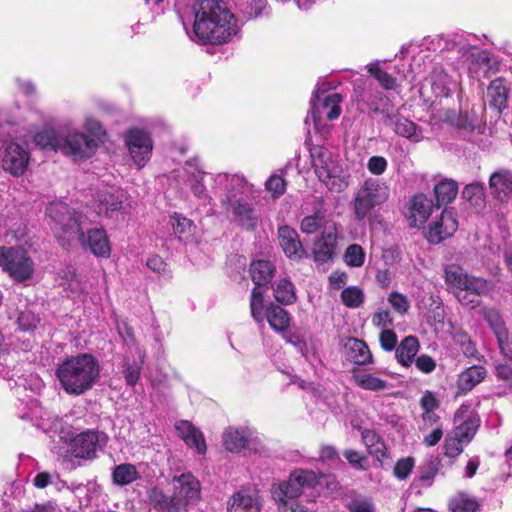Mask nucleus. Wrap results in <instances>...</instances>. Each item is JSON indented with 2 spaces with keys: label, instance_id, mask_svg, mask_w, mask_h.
<instances>
[{
  "label": "nucleus",
  "instance_id": "774afa93",
  "mask_svg": "<svg viewBox=\"0 0 512 512\" xmlns=\"http://www.w3.org/2000/svg\"><path fill=\"white\" fill-rule=\"evenodd\" d=\"M387 160L383 156H372L367 162V169L373 175H382L387 169Z\"/></svg>",
  "mask_w": 512,
  "mask_h": 512
},
{
  "label": "nucleus",
  "instance_id": "3c124183",
  "mask_svg": "<svg viewBox=\"0 0 512 512\" xmlns=\"http://www.w3.org/2000/svg\"><path fill=\"white\" fill-rule=\"evenodd\" d=\"M345 262L351 267H361L364 264L365 253L363 248L358 244H351L346 249Z\"/></svg>",
  "mask_w": 512,
  "mask_h": 512
},
{
  "label": "nucleus",
  "instance_id": "39448f33",
  "mask_svg": "<svg viewBox=\"0 0 512 512\" xmlns=\"http://www.w3.org/2000/svg\"><path fill=\"white\" fill-rule=\"evenodd\" d=\"M444 280L448 291L453 293L464 306L475 308L480 304V297L491 290L487 279L468 274L457 264H449L444 268Z\"/></svg>",
  "mask_w": 512,
  "mask_h": 512
},
{
  "label": "nucleus",
  "instance_id": "c85d7f7f",
  "mask_svg": "<svg viewBox=\"0 0 512 512\" xmlns=\"http://www.w3.org/2000/svg\"><path fill=\"white\" fill-rule=\"evenodd\" d=\"M275 266L268 260H255L250 264L249 273L255 286H265L274 277Z\"/></svg>",
  "mask_w": 512,
  "mask_h": 512
},
{
  "label": "nucleus",
  "instance_id": "ea45409f",
  "mask_svg": "<svg viewBox=\"0 0 512 512\" xmlns=\"http://www.w3.org/2000/svg\"><path fill=\"white\" fill-rule=\"evenodd\" d=\"M462 197L476 208H483L486 203V192L483 183H471L464 187Z\"/></svg>",
  "mask_w": 512,
  "mask_h": 512
},
{
  "label": "nucleus",
  "instance_id": "b1692460",
  "mask_svg": "<svg viewBox=\"0 0 512 512\" xmlns=\"http://www.w3.org/2000/svg\"><path fill=\"white\" fill-rule=\"evenodd\" d=\"M232 213L235 221L247 231L255 230L260 221L254 208L247 202L235 201L232 204Z\"/></svg>",
  "mask_w": 512,
  "mask_h": 512
},
{
  "label": "nucleus",
  "instance_id": "6e6552de",
  "mask_svg": "<svg viewBox=\"0 0 512 512\" xmlns=\"http://www.w3.org/2000/svg\"><path fill=\"white\" fill-rule=\"evenodd\" d=\"M0 267L15 282L30 280L35 271V264L28 252L21 247H0Z\"/></svg>",
  "mask_w": 512,
  "mask_h": 512
},
{
  "label": "nucleus",
  "instance_id": "bb28decb",
  "mask_svg": "<svg viewBox=\"0 0 512 512\" xmlns=\"http://www.w3.org/2000/svg\"><path fill=\"white\" fill-rule=\"evenodd\" d=\"M265 317L270 327L276 332H285L290 326V314L278 304L270 303L266 307Z\"/></svg>",
  "mask_w": 512,
  "mask_h": 512
},
{
  "label": "nucleus",
  "instance_id": "a878e982",
  "mask_svg": "<svg viewBox=\"0 0 512 512\" xmlns=\"http://www.w3.org/2000/svg\"><path fill=\"white\" fill-rule=\"evenodd\" d=\"M237 12L246 20H255L266 15L270 8L267 0H234Z\"/></svg>",
  "mask_w": 512,
  "mask_h": 512
},
{
  "label": "nucleus",
  "instance_id": "72a5a7b5",
  "mask_svg": "<svg viewBox=\"0 0 512 512\" xmlns=\"http://www.w3.org/2000/svg\"><path fill=\"white\" fill-rule=\"evenodd\" d=\"M458 183L452 179H444L434 186V196L436 206L440 208L443 205L452 203L458 194Z\"/></svg>",
  "mask_w": 512,
  "mask_h": 512
},
{
  "label": "nucleus",
  "instance_id": "473e14b6",
  "mask_svg": "<svg viewBox=\"0 0 512 512\" xmlns=\"http://www.w3.org/2000/svg\"><path fill=\"white\" fill-rule=\"evenodd\" d=\"M329 156V151L323 147H315L311 150L312 165L322 182H326L332 176Z\"/></svg>",
  "mask_w": 512,
  "mask_h": 512
},
{
  "label": "nucleus",
  "instance_id": "4c0bfd02",
  "mask_svg": "<svg viewBox=\"0 0 512 512\" xmlns=\"http://www.w3.org/2000/svg\"><path fill=\"white\" fill-rule=\"evenodd\" d=\"M170 223L174 234L180 241L188 240L194 235V222L179 213L170 216Z\"/></svg>",
  "mask_w": 512,
  "mask_h": 512
},
{
  "label": "nucleus",
  "instance_id": "bf43d9fd",
  "mask_svg": "<svg viewBox=\"0 0 512 512\" xmlns=\"http://www.w3.org/2000/svg\"><path fill=\"white\" fill-rule=\"evenodd\" d=\"M21 330L30 331L37 327L39 318L30 310L21 311L17 318Z\"/></svg>",
  "mask_w": 512,
  "mask_h": 512
},
{
  "label": "nucleus",
  "instance_id": "f704fd0d",
  "mask_svg": "<svg viewBox=\"0 0 512 512\" xmlns=\"http://www.w3.org/2000/svg\"><path fill=\"white\" fill-rule=\"evenodd\" d=\"M352 379L363 390L378 392L388 387L387 381L372 374L362 372L358 368L352 369Z\"/></svg>",
  "mask_w": 512,
  "mask_h": 512
},
{
  "label": "nucleus",
  "instance_id": "4468645a",
  "mask_svg": "<svg viewBox=\"0 0 512 512\" xmlns=\"http://www.w3.org/2000/svg\"><path fill=\"white\" fill-rule=\"evenodd\" d=\"M383 123L392 127L394 133L414 143L421 141L420 128L413 121L397 112L382 111Z\"/></svg>",
  "mask_w": 512,
  "mask_h": 512
},
{
  "label": "nucleus",
  "instance_id": "cd10ccee",
  "mask_svg": "<svg viewBox=\"0 0 512 512\" xmlns=\"http://www.w3.org/2000/svg\"><path fill=\"white\" fill-rule=\"evenodd\" d=\"M348 359L358 366L373 362V356L365 341L357 338H349L347 343Z\"/></svg>",
  "mask_w": 512,
  "mask_h": 512
},
{
  "label": "nucleus",
  "instance_id": "603ef678",
  "mask_svg": "<svg viewBox=\"0 0 512 512\" xmlns=\"http://www.w3.org/2000/svg\"><path fill=\"white\" fill-rule=\"evenodd\" d=\"M286 186L285 179L278 174L271 175L265 182V188L271 193L273 198L282 196L286 191Z\"/></svg>",
  "mask_w": 512,
  "mask_h": 512
},
{
  "label": "nucleus",
  "instance_id": "393cba45",
  "mask_svg": "<svg viewBox=\"0 0 512 512\" xmlns=\"http://www.w3.org/2000/svg\"><path fill=\"white\" fill-rule=\"evenodd\" d=\"M509 89L501 77L492 80L487 88L489 106L501 113L508 106Z\"/></svg>",
  "mask_w": 512,
  "mask_h": 512
},
{
  "label": "nucleus",
  "instance_id": "09e8293b",
  "mask_svg": "<svg viewBox=\"0 0 512 512\" xmlns=\"http://www.w3.org/2000/svg\"><path fill=\"white\" fill-rule=\"evenodd\" d=\"M454 341L460 346L463 354L468 358H477L478 350L476 344L471 340L466 332H457L454 335Z\"/></svg>",
  "mask_w": 512,
  "mask_h": 512
},
{
  "label": "nucleus",
  "instance_id": "0eeeda50",
  "mask_svg": "<svg viewBox=\"0 0 512 512\" xmlns=\"http://www.w3.org/2000/svg\"><path fill=\"white\" fill-rule=\"evenodd\" d=\"M389 186L377 178H368L358 189L353 200V210L357 220L365 219L378 205L389 198Z\"/></svg>",
  "mask_w": 512,
  "mask_h": 512
},
{
  "label": "nucleus",
  "instance_id": "c03bdc74",
  "mask_svg": "<svg viewBox=\"0 0 512 512\" xmlns=\"http://www.w3.org/2000/svg\"><path fill=\"white\" fill-rule=\"evenodd\" d=\"M443 120L458 129L473 131L475 127L467 113H461L454 109H447L443 114Z\"/></svg>",
  "mask_w": 512,
  "mask_h": 512
},
{
  "label": "nucleus",
  "instance_id": "aec40b11",
  "mask_svg": "<svg viewBox=\"0 0 512 512\" xmlns=\"http://www.w3.org/2000/svg\"><path fill=\"white\" fill-rule=\"evenodd\" d=\"M432 200L424 194H416L410 200L407 221L410 227H422L432 213Z\"/></svg>",
  "mask_w": 512,
  "mask_h": 512
},
{
  "label": "nucleus",
  "instance_id": "f3484780",
  "mask_svg": "<svg viewBox=\"0 0 512 512\" xmlns=\"http://www.w3.org/2000/svg\"><path fill=\"white\" fill-rule=\"evenodd\" d=\"M279 244L287 258L299 261L307 256L297 231L287 225L278 228Z\"/></svg>",
  "mask_w": 512,
  "mask_h": 512
},
{
  "label": "nucleus",
  "instance_id": "dca6fc26",
  "mask_svg": "<svg viewBox=\"0 0 512 512\" xmlns=\"http://www.w3.org/2000/svg\"><path fill=\"white\" fill-rule=\"evenodd\" d=\"M343 97L340 93H332L327 95L320 106H317L313 101L312 108L308 119H311L314 127L318 129L322 124V114L325 113V116L328 120L332 121L338 119L341 114V106Z\"/></svg>",
  "mask_w": 512,
  "mask_h": 512
},
{
  "label": "nucleus",
  "instance_id": "052dcab7",
  "mask_svg": "<svg viewBox=\"0 0 512 512\" xmlns=\"http://www.w3.org/2000/svg\"><path fill=\"white\" fill-rule=\"evenodd\" d=\"M500 354L512 362V338L509 330L496 337Z\"/></svg>",
  "mask_w": 512,
  "mask_h": 512
},
{
  "label": "nucleus",
  "instance_id": "423d86ee",
  "mask_svg": "<svg viewBox=\"0 0 512 512\" xmlns=\"http://www.w3.org/2000/svg\"><path fill=\"white\" fill-rule=\"evenodd\" d=\"M319 484L318 475L311 470L294 469L288 480L273 486L272 495L281 512H306L296 499L306 490Z\"/></svg>",
  "mask_w": 512,
  "mask_h": 512
},
{
  "label": "nucleus",
  "instance_id": "ddd939ff",
  "mask_svg": "<svg viewBox=\"0 0 512 512\" xmlns=\"http://www.w3.org/2000/svg\"><path fill=\"white\" fill-rule=\"evenodd\" d=\"M173 481L177 483L174 486L173 494L182 502L184 509L190 504H194L200 500L201 486L199 480L191 473H183L174 476Z\"/></svg>",
  "mask_w": 512,
  "mask_h": 512
},
{
  "label": "nucleus",
  "instance_id": "c9c22d12",
  "mask_svg": "<svg viewBox=\"0 0 512 512\" xmlns=\"http://www.w3.org/2000/svg\"><path fill=\"white\" fill-rule=\"evenodd\" d=\"M450 512H479V502L468 494L459 492L452 496L448 502Z\"/></svg>",
  "mask_w": 512,
  "mask_h": 512
},
{
  "label": "nucleus",
  "instance_id": "13d9d810",
  "mask_svg": "<svg viewBox=\"0 0 512 512\" xmlns=\"http://www.w3.org/2000/svg\"><path fill=\"white\" fill-rule=\"evenodd\" d=\"M383 100V94L380 91L369 92V93H361L358 95V101L366 102L367 106L374 113H381L385 111L384 109H380L379 101Z\"/></svg>",
  "mask_w": 512,
  "mask_h": 512
},
{
  "label": "nucleus",
  "instance_id": "6ab92c4d",
  "mask_svg": "<svg viewBox=\"0 0 512 512\" xmlns=\"http://www.w3.org/2000/svg\"><path fill=\"white\" fill-rule=\"evenodd\" d=\"M175 430L185 444L196 450L198 454H205L207 445L201 430L188 420H180L175 423Z\"/></svg>",
  "mask_w": 512,
  "mask_h": 512
},
{
  "label": "nucleus",
  "instance_id": "7ed1b4c3",
  "mask_svg": "<svg viewBox=\"0 0 512 512\" xmlns=\"http://www.w3.org/2000/svg\"><path fill=\"white\" fill-rule=\"evenodd\" d=\"M33 141L36 147L59 152L73 162L90 159L98 149L96 139L68 123L44 127L34 134Z\"/></svg>",
  "mask_w": 512,
  "mask_h": 512
},
{
  "label": "nucleus",
  "instance_id": "6e6d98bb",
  "mask_svg": "<svg viewBox=\"0 0 512 512\" xmlns=\"http://www.w3.org/2000/svg\"><path fill=\"white\" fill-rule=\"evenodd\" d=\"M414 465L413 457L401 458L396 462L393 474L397 479L404 480L411 474Z\"/></svg>",
  "mask_w": 512,
  "mask_h": 512
},
{
  "label": "nucleus",
  "instance_id": "412c9836",
  "mask_svg": "<svg viewBox=\"0 0 512 512\" xmlns=\"http://www.w3.org/2000/svg\"><path fill=\"white\" fill-rule=\"evenodd\" d=\"M115 192L116 190L112 187L97 192L92 205L96 216L111 218L121 208L122 201L118 195H115Z\"/></svg>",
  "mask_w": 512,
  "mask_h": 512
},
{
  "label": "nucleus",
  "instance_id": "864d4df0",
  "mask_svg": "<svg viewBox=\"0 0 512 512\" xmlns=\"http://www.w3.org/2000/svg\"><path fill=\"white\" fill-rule=\"evenodd\" d=\"M388 302L395 312L405 315L410 308V302L406 295L393 291L388 295Z\"/></svg>",
  "mask_w": 512,
  "mask_h": 512
},
{
  "label": "nucleus",
  "instance_id": "8fccbe9b",
  "mask_svg": "<svg viewBox=\"0 0 512 512\" xmlns=\"http://www.w3.org/2000/svg\"><path fill=\"white\" fill-rule=\"evenodd\" d=\"M323 216L321 213L315 212L313 215L305 216L300 223V230L307 235L314 234L319 229H323Z\"/></svg>",
  "mask_w": 512,
  "mask_h": 512
},
{
  "label": "nucleus",
  "instance_id": "a211bd4d",
  "mask_svg": "<svg viewBox=\"0 0 512 512\" xmlns=\"http://www.w3.org/2000/svg\"><path fill=\"white\" fill-rule=\"evenodd\" d=\"M489 188L493 199L500 203H508L512 196V171L502 168L492 173Z\"/></svg>",
  "mask_w": 512,
  "mask_h": 512
},
{
  "label": "nucleus",
  "instance_id": "9d476101",
  "mask_svg": "<svg viewBox=\"0 0 512 512\" xmlns=\"http://www.w3.org/2000/svg\"><path fill=\"white\" fill-rule=\"evenodd\" d=\"M30 160L27 136L12 139L6 146L2 159L3 169L13 176L24 174Z\"/></svg>",
  "mask_w": 512,
  "mask_h": 512
},
{
  "label": "nucleus",
  "instance_id": "a19ab883",
  "mask_svg": "<svg viewBox=\"0 0 512 512\" xmlns=\"http://www.w3.org/2000/svg\"><path fill=\"white\" fill-rule=\"evenodd\" d=\"M480 314L487 322L495 337L501 335L508 330L506 323L499 310L492 307H484Z\"/></svg>",
  "mask_w": 512,
  "mask_h": 512
},
{
  "label": "nucleus",
  "instance_id": "4be33fe9",
  "mask_svg": "<svg viewBox=\"0 0 512 512\" xmlns=\"http://www.w3.org/2000/svg\"><path fill=\"white\" fill-rule=\"evenodd\" d=\"M487 376V369L481 365H473L466 368L458 375L457 395H466L478 384L484 381Z\"/></svg>",
  "mask_w": 512,
  "mask_h": 512
},
{
  "label": "nucleus",
  "instance_id": "20e7f679",
  "mask_svg": "<svg viewBox=\"0 0 512 512\" xmlns=\"http://www.w3.org/2000/svg\"><path fill=\"white\" fill-rule=\"evenodd\" d=\"M99 375V362L88 353L67 357L56 368V377L63 390L69 395L78 396L90 390Z\"/></svg>",
  "mask_w": 512,
  "mask_h": 512
},
{
  "label": "nucleus",
  "instance_id": "5fc2aeb1",
  "mask_svg": "<svg viewBox=\"0 0 512 512\" xmlns=\"http://www.w3.org/2000/svg\"><path fill=\"white\" fill-rule=\"evenodd\" d=\"M464 447L465 445L462 444V442H460L459 439H457L454 435L450 433L446 436L444 441V455L449 458H456L463 452Z\"/></svg>",
  "mask_w": 512,
  "mask_h": 512
},
{
  "label": "nucleus",
  "instance_id": "c756f323",
  "mask_svg": "<svg viewBox=\"0 0 512 512\" xmlns=\"http://www.w3.org/2000/svg\"><path fill=\"white\" fill-rule=\"evenodd\" d=\"M361 436L370 455L376 457L380 462L389 457L385 442L375 430L366 429L362 432Z\"/></svg>",
  "mask_w": 512,
  "mask_h": 512
},
{
  "label": "nucleus",
  "instance_id": "49530a36",
  "mask_svg": "<svg viewBox=\"0 0 512 512\" xmlns=\"http://www.w3.org/2000/svg\"><path fill=\"white\" fill-rule=\"evenodd\" d=\"M342 303L351 309L359 308L365 300L364 292L358 286H349L341 292Z\"/></svg>",
  "mask_w": 512,
  "mask_h": 512
},
{
  "label": "nucleus",
  "instance_id": "37998d69",
  "mask_svg": "<svg viewBox=\"0 0 512 512\" xmlns=\"http://www.w3.org/2000/svg\"><path fill=\"white\" fill-rule=\"evenodd\" d=\"M367 72L370 76L378 81L380 86L385 90H393L397 86V80L394 76L384 71L379 62L369 63L367 65Z\"/></svg>",
  "mask_w": 512,
  "mask_h": 512
},
{
  "label": "nucleus",
  "instance_id": "2eb2a0df",
  "mask_svg": "<svg viewBox=\"0 0 512 512\" xmlns=\"http://www.w3.org/2000/svg\"><path fill=\"white\" fill-rule=\"evenodd\" d=\"M458 229V221L455 213L450 210H443L439 220L435 221L428 229L426 238L431 244H439L451 237Z\"/></svg>",
  "mask_w": 512,
  "mask_h": 512
},
{
  "label": "nucleus",
  "instance_id": "338daca9",
  "mask_svg": "<svg viewBox=\"0 0 512 512\" xmlns=\"http://www.w3.org/2000/svg\"><path fill=\"white\" fill-rule=\"evenodd\" d=\"M83 127L87 131L86 134L89 135L90 137H93V139H96L97 141L104 134V130L101 123L95 118L87 117L84 120Z\"/></svg>",
  "mask_w": 512,
  "mask_h": 512
},
{
  "label": "nucleus",
  "instance_id": "a18cd8bd",
  "mask_svg": "<svg viewBox=\"0 0 512 512\" xmlns=\"http://www.w3.org/2000/svg\"><path fill=\"white\" fill-rule=\"evenodd\" d=\"M264 291L259 286H255L250 295V311L252 318L261 323L264 320Z\"/></svg>",
  "mask_w": 512,
  "mask_h": 512
},
{
  "label": "nucleus",
  "instance_id": "0e129e2a",
  "mask_svg": "<svg viewBox=\"0 0 512 512\" xmlns=\"http://www.w3.org/2000/svg\"><path fill=\"white\" fill-rule=\"evenodd\" d=\"M372 323L375 327L385 330L393 326V318L388 310H378L372 316Z\"/></svg>",
  "mask_w": 512,
  "mask_h": 512
},
{
  "label": "nucleus",
  "instance_id": "9b49d317",
  "mask_svg": "<svg viewBox=\"0 0 512 512\" xmlns=\"http://www.w3.org/2000/svg\"><path fill=\"white\" fill-rule=\"evenodd\" d=\"M338 230L335 222L325 221L320 236L313 247V258L317 263H327L333 260L337 249Z\"/></svg>",
  "mask_w": 512,
  "mask_h": 512
},
{
  "label": "nucleus",
  "instance_id": "f257e3e1",
  "mask_svg": "<svg viewBox=\"0 0 512 512\" xmlns=\"http://www.w3.org/2000/svg\"><path fill=\"white\" fill-rule=\"evenodd\" d=\"M46 215L52 220V229L64 249H70L76 240L84 251L96 257L110 256L111 246L106 231L90 228L86 214L70 209L65 203L52 202L46 208Z\"/></svg>",
  "mask_w": 512,
  "mask_h": 512
},
{
  "label": "nucleus",
  "instance_id": "5701e85b",
  "mask_svg": "<svg viewBox=\"0 0 512 512\" xmlns=\"http://www.w3.org/2000/svg\"><path fill=\"white\" fill-rule=\"evenodd\" d=\"M148 497L156 512H186L182 502L174 494L167 495L158 487H153Z\"/></svg>",
  "mask_w": 512,
  "mask_h": 512
},
{
  "label": "nucleus",
  "instance_id": "7c9ffc66",
  "mask_svg": "<svg viewBox=\"0 0 512 512\" xmlns=\"http://www.w3.org/2000/svg\"><path fill=\"white\" fill-rule=\"evenodd\" d=\"M419 341L417 337L409 335L402 339L395 349L397 361L404 367H409L419 350Z\"/></svg>",
  "mask_w": 512,
  "mask_h": 512
},
{
  "label": "nucleus",
  "instance_id": "58836bf2",
  "mask_svg": "<svg viewBox=\"0 0 512 512\" xmlns=\"http://www.w3.org/2000/svg\"><path fill=\"white\" fill-rule=\"evenodd\" d=\"M223 444L228 451L239 453L246 448L248 437L243 431L228 428L223 434Z\"/></svg>",
  "mask_w": 512,
  "mask_h": 512
},
{
  "label": "nucleus",
  "instance_id": "680f3d73",
  "mask_svg": "<svg viewBox=\"0 0 512 512\" xmlns=\"http://www.w3.org/2000/svg\"><path fill=\"white\" fill-rule=\"evenodd\" d=\"M147 267L162 276L170 277L171 272L168 269L167 263L159 256L153 255L147 259L146 262Z\"/></svg>",
  "mask_w": 512,
  "mask_h": 512
},
{
  "label": "nucleus",
  "instance_id": "f03ea898",
  "mask_svg": "<svg viewBox=\"0 0 512 512\" xmlns=\"http://www.w3.org/2000/svg\"><path fill=\"white\" fill-rule=\"evenodd\" d=\"M236 16L223 0H197L194 4L193 40L201 45H223L239 32Z\"/></svg>",
  "mask_w": 512,
  "mask_h": 512
},
{
  "label": "nucleus",
  "instance_id": "e433bc0d",
  "mask_svg": "<svg viewBox=\"0 0 512 512\" xmlns=\"http://www.w3.org/2000/svg\"><path fill=\"white\" fill-rule=\"evenodd\" d=\"M480 426V419L478 416H470L462 424L455 427L451 434L462 442L465 446L468 445L474 438Z\"/></svg>",
  "mask_w": 512,
  "mask_h": 512
},
{
  "label": "nucleus",
  "instance_id": "2f4dec72",
  "mask_svg": "<svg viewBox=\"0 0 512 512\" xmlns=\"http://www.w3.org/2000/svg\"><path fill=\"white\" fill-rule=\"evenodd\" d=\"M228 512H260V504L245 491H238L228 503Z\"/></svg>",
  "mask_w": 512,
  "mask_h": 512
},
{
  "label": "nucleus",
  "instance_id": "de8ad7c7",
  "mask_svg": "<svg viewBox=\"0 0 512 512\" xmlns=\"http://www.w3.org/2000/svg\"><path fill=\"white\" fill-rule=\"evenodd\" d=\"M441 462L438 458L426 462L420 467L418 481L423 486H430L441 468Z\"/></svg>",
  "mask_w": 512,
  "mask_h": 512
},
{
  "label": "nucleus",
  "instance_id": "1a4fd4ad",
  "mask_svg": "<svg viewBox=\"0 0 512 512\" xmlns=\"http://www.w3.org/2000/svg\"><path fill=\"white\" fill-rule=\"evenodd\" d=\"M107 440L105 433L95 430H87L70 438H64L70 456L83 460L95 459L97 452L105 447Z\"/></svg>",
  "mask_w": 512,
  "mask_h": 512
},
{
  "label": "nucleus",
  "instance_id": "79ce46f5",
  "mask_svg": "<svg viewBox=\"0 0 512 512\" xmlns=\"http://www.w3.org/2000/svg\"><path fill=\"white\" fill-rule=\"evenodd\" d=\"M275 300L283 305H291L296 301L294 284L288 279H281L274 288Z\"/></svg>",
  "mask_w": 512,
  "mask_h": 512
},
{
  "label": "nucleus",
  "instance_id": "69168bd1",
  "mask_svg": "<svg viewBox=\"0 0 512 512\" xmlns=\"http://www.w3.org/2000/svg\"><path fill=\"white\" fill-rule=\"evenodd\" d=\"M380 345L385 351H392L397 347V335L392 329L382 330L379 335Z\"/></svg>",
  "mask_w": 512,
  "mask_h": 512
},
{
  "label": "nucleus",
  "instance_id": "f8f14e48",
  "mask_svg": "<svg viewBox=\"0 0 512 512\" xmlns=\"http://www.w3.org/2000/svg\"><path fill=\"white\" fill-rule=\"evenodd\" d=\"M153 141L149 132L139 128H130V159L138 169L150 160Z\"/></svg>",
  "mask_w": 512,
  "mask_h": 512
},
{
  "label": "nucleus",
  "instance_id": "4d7b16f0",
  "mask_svg": "<svg viewBox=\"0 0 512 512\" xmlns=\"http://www.w3.org/2000/svg\"><path fill=\"white\" fill-rule=\"evenodd\" d=\"M349 512H375V505L372 500L364 497L353 498L346 504Z\"/></svg>",
  "mask_w": 512,
  "mask_h": 512
},
{
  "label": "nucleus",
  "instance_id": "e2e57ef3",
  "mask_svg": "<svg viewBox=\"0 0 512 512\" xmlns=\"http://www.w3.org/2000/svg\"><path fill=\"white\" fill-rule=\"evenodd\" d=\"M494 374L498 381L504 382L509 388H512V362L498 363L495 365Z\"/></svg>",
  "mask_w": 512,
  "mask_h": 512
}]
</instances>
